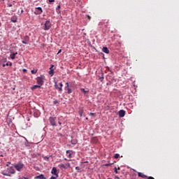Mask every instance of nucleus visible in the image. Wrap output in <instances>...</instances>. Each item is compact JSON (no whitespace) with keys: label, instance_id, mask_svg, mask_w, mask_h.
<instances>
[{"label":"nucleus","instance_id":"obj_1","mask_svg":"<svg viewBox=\"0 0 179 179\" xmlns=\"http://www.w3.org/2000/svg\"><path fill=\"white\" fill-rule=\"evenodd\" d=\"M15 173H16L15 169L13 168V166H10L7 168L6 171H2L1 174L3 176H7V177H10V174H15Z\"/></svg>","mask_w":179,"mask_h":179},{"label":"nucleus","instance_id":"obj_2","mask_svg":"<svg viewBox=\"0 0 179 179\" xmlns=\"http://www.w3.org/2000/svg\"><path fill=\"white\" fill-rule=\"evenodd\" d=\"M44 80H45V76L43 75L36 78V83L41 86V87L44 85Z\"/></svg>","mask_w":179,"mask_h":179},{"label":"nucleus","instance_id":"obj_3","mask_svg":"<svg viewBox=\"0 0 179 179\" xmlns=\"http://www.w3.org/2000/svg\"><path fill=\"white\" fill-rule=\"evenodd\" d=\"M55 83V89H56V90H59V92H62V87H64V84H62V83H59L58 84V82H57L56 80L54 81Z\"/></svg>","mask_w":179,"mask_h":179},{"label":"nucleus","instance_id":"obj_4","mask_svg":"<svg viewBox=\"0 0 179 179\" xmlns=\"http://www.w3.org/2000/svg\"><path fill=\"white\" fill-rule=\"evenodd\" d=\"M43 26V30L47 31L50 30V28L52 27V24L50 20H46Z\"/></svg>","mask_w":179,"mask_h":179},{"label":"nucleus","instance_id":"obj_5","mask_svg":"<svg viewBox=\"0 0 179 179\" xmlns=\"http://www.w3.org/2000/svg\"><path fill=\"white\" fill-rule=\"evenodd\" d=\"M17 171H22L23 170V167H24V164L22 162H19L18 164L14 166Z\"/></svg>","mask_w":179,"mask_h":179},{"label":"nucleus","instance_id":"obj_6","mask_svg":"<svg viewBox=\"0 0 179 179\" xmlns=\"http://www.w3.org/2000/svg\"><path fill=\"white\" fill-rule=\"evenodd\" d=\"M50 124L52 127H57V117H50L49 118Z\"/></svg>","mask_w":179,"mask_h":179},{"label":"nucleus","instance_id":"obj_7","mask_svg":"<svg viewBox=\"0 0 179 179\" xmlns=\"http://www.w3.org/2000/svg\"><path fill=\"white\" fill-rule=\"evenodd\" d=\"M41 13H43V8H41V7H37L35 8V15H41Z\"/></svg>","mask_w":179,"mask_h":179},{"label":"nucleus","instance_id":"obj_8","mask_svg":"<svg viewBox=\"0 0 179 179\" xmlns=\"http://www.w3.org/2000/svg\"><path fill=\"white\" fill-rule=\"evenodd\" d=\"M30 41V38L29 36H25L23 38V40L22 41V44H29V42Z\"/></svg>","mask_w":179,"mask_h":179},{"label":"nucleus","instance_id":"obj_9","mask_svg":"<svg viewBox=\"0 0 179 179\" xmlns=\"http://www.w3.org/2000/svg\"><path fill=\"white\" fill-rule=\"evenodd\" d=\"M57 168L53 167L51 171L52 174H54L55 176H56V178H58V173H57Z\"/></svg>","mask_w":179,"mask_h":179},{"label":"nucleus","instance_id":"obj_10","mask_svg":"<svg viewBox=\"0 0 179 179\" xmlns=\"http://www.w3.org/2000/svg\"><path fill=\"white\" fill-rule=\"evenodd\" d=\"M119 117H120L121 118H122V117H125V110H120L119 111Z\"/></svg>","mask_w":179,"mask_h":179},{"label":"nucleus","instance_id":"obj_11","mask_svg":"<svg viewBox=\"0 0 179 179\" xmlns=\"http://www.w3.org/2000/svg\"><path fill=\"white\" fill-rule=\"evenodd\" d=\"M102 51L103 52H105V54H110V50H108L107 47H103Z\"/></svg>","mask_w":179,"mask_h":179},{"label":"nucleus","instance_id":"obj_12","mask_svg":"<svg viewBox=\"0 0 179 179\" xmlns=\"http://www.w3.org/2000/svg\"><path fill=\"white\" fill-rule=\"evenodd\" d=\"M36 89H41V87L38 84V85H33L31 87V90H36Z\"/></svg>","mask_w":179,"mask_h":179},{"label":"nucleus","instance_id":"obj_13","mask_svg":"<svg viewBox=\"0 0 179 179\" xmlns=\"http://www.w3.org/2000/svg\"><path fill=\"white\" fill-rule=\"evenodd\" d=\"M11 22H13V23H17V16H13L12 17H11Z\"/></svg>","mask_w":179,"mask_h":179},{"label":"nucleus","instance_id":"obj_14","mask_svg":"<svg viewBox=\"0 0 179 179\" xmlns=\"http://www.w3.org/2000/svg\"><path fill=\"white\" fill-rule=\"evenodd\" d=\"M138 177H141V178H148V176L141 172L138 173Z\"/></svg>","mask_w":179,"mask_h":179},{"label":"nucleus","instance_id":"obj_15","mask_svg":"<svg viewBox=\"0 0 179 179\" xmlns=\"http://www.w3.org/2000/svg\"><path fill=\"white\" fill-rule=\"evenodd\" d=\"M71 152H72V150H68L66 151V155H69L68 157H69V159H71L72 157V153Z\"/></svg>","mask_w":179,"mask_h":179},{"label":"nucleus","instance_id":"obj_16","mask_svg":"<svg viewBox=\"0 0 179 179\" xmlns=\"http://www.w3.org/2000/svg\"><path fill=\"white\" fill-rule=\"evenodd\" d=\"M16 55H17V52H13V54L10 55V58L11 59H15Z\"/></svg>","mask_w":179,"mask_h":179},{"label":"nucleus","instance_id":"obj_17","mask_svg":"<svg viewBox=\"0 0 179 179\" xmlns=\"http://www.w3.org/2000/svg\"><path fill=\"white\" fill-rule=\"evenodd\" d=\"M35 178H40V179H47L46 178L44 177V175L43 174H41L39 176H36L35 177Z\"/></svg>","mask_w":179,"mask_h":179},{"label":"nucleus","instance_id":"obj_18","mask_svg":"<svg viewBox=\"0 0 179 179\" xmlns=\"http://www.w3.org/2000/svg\"><path fill=\"white\" fill-rule=\"evenodd\" d=\"M57 13H61V6H57V8H56Z\"/></svg>","mask_w":179,"mask_h":179},{"label":"nucleus","instance_id":"obj_19","mask_svg":"<svg viewBox=\"0 0 179 179\" xmlns=\"http://www.w3.org/2000/svg\"><path fill=\"white\" fill-rule=\"evenodd\" d=\"M42 157L46 161V162H50V157H44V156H42Z\"/></svg>","mask_w":179,"mask_h":179},{"label":"nucleus","instance_id":"obj_20","mask_svg":"<svg viewBox=\"0 0 179 179\" xmlns=\"http://www.w3.org/2000/svg\"><path fill=\"white\" fill-rule=\"evenodd\" d=\"M59 167H60V169H66V166H65L64 164H59Z\"/></svg>","mask_w":179,"mask_h":179},{"label":"nucleus","instance_id":"obj_21","mask_svg":"<svg viewBox=\"0 0 179 179\" xmlns=\"http://www.w3.org/2000/svg\"><path fill=\"white\" fill-rule=\"evenodd\" d=\"M37 69H34L31 71V73H32L33 75H36V73H37Z\"/></svg>","mask_w":179,"mask_h":179},{"label":"nucleus","instance_id":"obj_22","mask_svg":"<svg viewBox=\"0 0 179 179\" xmlns=\"http://www.w3.org/2000/svg\"><path fill=\"white\" fill-rule=\"evenodd\" d=\"M49 75H51V76H54V69H51V70L49 71Z\"/></svg>","mask_w":179,"mask_h":179},{"label":"nucleus","instance_id":"obj_23","mask_svg":"<svg viewBox=\"0 0 179 179\" xmlns=\"http://www.w3.org/2000/svg\"><path fill=\"white\" fill-rule=\"evenodd\" d=\"M66 90H67L68 94H71V93H72V90L71 88H67Z\"/></svg>","mask_w":179,"mask_h":179},{"label":"nucleus","instance_id":"obj_24","mask_svg":"<svg viewBox=\"0 0 179 179\" xmlns=\"http://www.w3.org/2000/svg\"><path fill=\"white\" fill-rule=\"evenodd\" d=\"M78 143V141H74V140H71V144L72 145H76Z\"/></svg>","mask_w":179,"mask_h":179},{"label":"nucleus","instance_id":"obj_25","mask_svg":"<svg viewBox=\"0 0 179 179\" xmlns=\"http://www.w3.org/2000/svg\"><path fill=\"white\" fill-rule=\"evenodd\" d=\"M66 87H65V90L69 88V83H66Z\"/></svg>","mask_w":179,"mask_h":179},{"label":"nucleus","instance_id":"obj_26","mask_svg":"<svg viewBox=\"0 0 179 179\" xmlns=\"http://www.w3.org/2000/svg\"><path fill=\"white\" fill-rule=\"evenodd\" d=\"M114 157L115 159H118V157H120V154H115Z\"/></svg>","mask_w":179,"mask_h":179},{"label":"nucleus","instance_id":"obj_27","mask_svg":"<svg viewBox=\"0 0 179 179\" xmlns=\"http://www.w3.org/2000/svg\"><path fill=\"white\" fill-rule=\"evenodd\" d=\"M83 114V110H80V111H79V115H80V117H82Z\"/></svg>","mask_w":179,"mask_h":179},{"label":"nucleus","instance_id":"obj_28","mask_svg":"<svg viewBox=\"0 0 179 179\" xmlns=\"http://www.w3.org/2000/svg\"><path fill=\"white\" fill-rule=\"evenodd\" d=\"M66 169H68V167H71V164L70 163L66 164Z\"/></svg>","mask_w":179,"mask_h":179},{"label":"nucleus","instance_id":"obj_29","mask_svg":"<svg viewBox=\"0 0 179 179\" xmlns=\"http://www.w3.org/2000/svg\"><path fill=\"white\" fill-rule=\"evenodd\" d=\"M54 104H59V101H58L57 100H55L54 102H53Z\"/></svg>","mask_w":179,"mask_h":179},{"label":"nucleus","instance_id":"obj_30","mask_svg":"<svg viewBox=\"0 0 179 179\" xmlns=\"http://www.w3.org/2000/svg\"><path fill=\"white\" fill-rule=\"evenodd\" d=\"M115 173L118 174V169H117V167H115Z\"/></svg>","mask_w":179,"mask_h":179},{"label":"nucleus","instance_id":"obj_31","mask_svg":"<svg viewBox=\"0 0 179 179\" xmlns=\"http://www.w3.org/2000/svg\"><path fill=\"white\" fill-rule=\"evenodd\" d=\"M9 66V64H8V63L3 64V68H5V66Z\"/></svg>","mask_w":179,"mask_h":179},{"label":"nucleus","instance_id":"obj_32","mask_svg":"<svg viewBox=\"0 0 179 179\" xmlns=\"http://www.w3.org/2000/svg\"><path fill=\"white\" fill-rule=\"evenodd\" d=\"M148 179H155V178L152 177V176H147Z\"/></svg>","mask_w":179,"mask_h":179},{"label":"nucleus","instance_id":"obj_33","mask_svg":"<svg viewBox=\"0 0 179 179\" xmlns=\"http://www.w3.org/2000/svg\"><path fill=\"white\" fill-rule=\"evenodd\" d=\"M61 52H62V50L60 49V50L58 51V52H57V55H58V54H61Z\"/></svg>","mask_w":179,"mask_h":179},{"label":"nucleus","instance_id":"obj_34","mask_svg":"<svg viewBox=\"0 0 179 179\" xmlns=\"http://www.w3.org/2000/svg\"><path fill=\"white\" fill-rule=\"evenodd\" d=\"M112 164H106L105 166L106 167H108V166H111Z\"/></svg>","mask_w":179,"mask_h":179},{"label":"nucleus","instance_id":"obj_35","mask_svg":"<svg viewBox=\"0 0 179 179\" xmlns=\"http://www.w3.org/2000/svg\"><path fill=\"white\" fill-rule=\"evenodd\" d=\"M81 92H83L84 93H86V91L85 90L84 88H81Z\"/></svg>","mask_w":179,"mask_h":179},{"label":"nucleus","instance_id":"obj_36","mask_svg":"<svg viewBox=\"0 0 179 179\" xmlns=\"http://www.w3.org/2000/svg\"><path fill=\"white\" fill-rule=\"evenodd\" d=\"M76 170H77V171H79V170H80V168H79V166H76Z\"/></svg>","mask_w":179,"mask_h":179},{"label":"nucleus","instance_id":"obj_37","mask_svg":"<svg viewBox=\"0 0 179 179\" xmlns=\"http://www.w3.org/2000/svg\"><path fill=\"white\" fill-rule=\"evenodd\" d=\"M32 157H33V158H34V157H37L36 154H34V155H32Z\"/></svg>","mask_w":179,"mask_h":179},{"label":"nucleus","instance_id":"obj_38","mask_svg":"<svg viewBox=\"0 0 179 179\" xmlns=\"http://www.w3.org/2000/svg\"><path fill=\"white\" fill-rule=\"evenodd\" d=\"M53 68H54V65H53V64H51V66H50V70H51V69H53Z\"/></svg>","mask_w":179,"mask_h":179},{"label":"nucleus","instance_id":"obj_39","mask_svg":"<svg viewBox=\"0 0 179 179\" xmlns=\"http://www.w3.org/2000/svg\"><path fill=\"white\" fill-rule=\"evenodd\" d=\"M58 124H59V125H62V122L59 120L58 121Z\"/></svg>","mask_w":179,"mask_h":179},{"label":"nucleus","instance_id":"obj_40","mask_svg":"<svg viewBox=\"0 0 179 179\" xmlns=\"http://www.w3.org/2000/svg\"><path fill=\"white\" fill-rule=\"evenodd\" d=\"M22 71H23L24 73H25V72H27V70L26 69H23Z\"/></svg>","mask_w":179,"mask_h":179},{"label":"nucleus","instance_id":"obj_41","mask_svg":"<svg viewBox=\"0 0 179 179\" xmlns=\"http://www.w3.org/2000/svg\"><path fill=\"white\" fill-rule=\"evenodd\" d=\"M50 179H57V178L55 176H52Z\"/></svg>","mask_w":179,"mask_h":179},{"label":"nucleus","instance_id":"obj_42","mask_svg":"<svg viewBox=\"0 0 179 179\" xmlns=\"http://www.w3.org/2000/svg\"><path fill=\"white\" fill-rule=\"evenodd\" d=\"M49 1V2L50 3H52V2H54L55 1V0H48Z\"/></svg>","mask_w":179,"mask_h":179},{"label":"nucleus","instance_id":"obj_43","mask_svg":"<svg viewBox=\"0 0 179 179\" xmlns=\"http://www.w3.org/2000/svg\"><path fill=\"white\" fill-rule=\"evenodd\" d=\"M9 164H10V162H8V163L6 164V166L8 167V166H9Z\"/></svg>","mask_w":179,"mask_h":179},{"label":"nucleus","instance_id":"obj_44","mask_svg":"<svg viewBox=\"0 0 179 179\" xmlns=\"http://www.w3.org/2000/svg\"><path fill=\"white\" fill-rule=\"evenodd\" d=\"M90 115H94V113H90Z\"/></svg>","mask_w":179,"mask_h":179},{"label":"nucleus","instance_id":"obj_45","mask_svg":"<svg viewBox=\"0 0 179 179\" xmlns=\"http://www.w3.org/2000/svg\"><path fill=\"white\" fill-rule=\"evenodd\" d=\"M72 164H75V163H76V161H72Z\"/></svg>","mask_w":179,"mask_h":179},{"label":"nucleus","instance_id":"obj_46","mask_svg":"<svg viewBox=\"0 0 179 179\" xmlns=\"http://www.w3.org/2000/svg\"><path fill=\"white\" fill-rule=\"evenodd\" d=\"M87 18L89 19V20H90L91 17H90V15H87Z\"/></svg>","mask_w":179,"mask_h":179},{"label":"nucleus","instance_id":"obj_47","mask_svg":"<svg viewBox=\"0 0 179 179\" xmlns=\"http://www.w3.org/2000/svg\"><path fill=\"white\" fill-rule=\"evenodd\" d=\"M115 178L120 179V177H118V176H115Z\"/></svg>","mask_w":179,"mask_h":179},{"label":"nucleus","instance_id":"obj_48","mask_svg":"<svg viewBox=\"0 0 179 179\" xmlns=\"http://www.w3.org/2000/svg\"><path fill=\"white\" fill-rule=\"evenodd\" d=\"M8 6L10 8L12 7V4H8Z\"/></svg>","mask_w":179,"mask_h":179},{"label":"nucleus","instance_id":"obj_49","mask_svg":"<svg viewBox=\"0 0 179 179\" xmlns=\"http://www.w3.org/2000/svg\"><path fill=\"white\" fill-rule=\"evenodd\" d=\"M37 156H40V153H37V154H36V157H37Z\"/></svg>","mask_w":179,"mask_h":179},{"label":"nucleus","instance_id":"obj_50","mask_svg":"<svg viewBox=\"0 0 179 179\" xmlns=\"http://www.w3.org/2000/svg\"><path fill=\"white\" fill-rule=\"evenodd\" d=\"M24 10L23 9L21 10V13H23Z\"/></svg>","mask_w":179,"mask_h":179},{"label":"nucleus","instance_id":"obj_51","mask_svg":"<svg viewBox=\"0 0 179 179\" xmlns=\"http://www.w3.org/2000/svg\"><path fill=\"white\" fill-rule=\"evenodd\" d=\"M100 79H101V80H103V79H104V78H103V77H102V78H100Z\"/></svg>","mask_w":179,"mask_h":179},{"label":"nucleus","instance_id":"obj_52","mask_svg":"<svg viewBox=\"0 0 179 179\" xmlns=\"http://www.w3.org/2000/svg\"><path fill=\"white\" fill-rule=\"evenodd\" d=\"M10 66H12V63H10Z\"/></svg>","mask_w":179,"mask_h":179},{"label":"nucleus","instance_id":"obj_53","mask_svg":"<svg viewBox=\"0 0 179 179\" xmlns=\"http://www.w3.org/2000/svg\"><path fill=\"white\" fill-rule=\"evenodd\" d=\"M64 160H68V159L66 158H65Z\"/></svg>","mask_w":179,"mask_h":179},{"label":"nucleus","instance_id":"obj_54","mask_svg":"<svg viewBox=\"0 0 179 179\" xmlns=\"http://www.w3.org/2000/svg\"><path fill=\"white\" fill-rule=\"evenodd\" d=\"M117 170H120V167L117 168Z\"/></svg>","mask_w":179,"mask_h":179},{"label":"nucleus","instance_id":"obj_55","mask_svg":"<svg viewBox=\"0 0 179 179\" xmlns=\"http://www.w3.org/2000/svg\"><path fill=\"white\" fill-rule=\"evenodd\" d=\"M86 120H87V117H86Z\"/></svg>","mask_w":179,"mask_h":179},{"label":"nucleus","instance_id":"obj_56","mask_svg":"<svg viewBox=\"0 0 179 179\" xmlns=\"http://www.w3.org/2000/svg\"><path fill=\"white\" fill-rule=\"evenodd\" d=\"M0 27H1V23H0Z\"/></svg>","mask_w":179,"mask_h":179}]
</instances>
